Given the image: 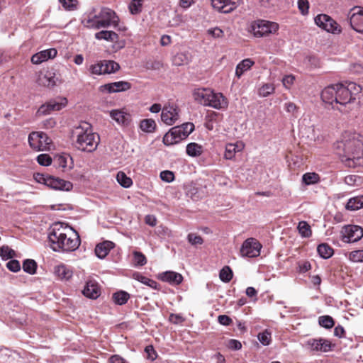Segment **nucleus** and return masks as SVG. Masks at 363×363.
I'll return each mask as SVG.
<instances>
[{
    "label": "nucleus",
    "mask_w": 363,
    "mask_h": 363,
    "mask_svg": "<svg viewBox=\"0 0 363 363\" xmlns=\"http://www.w3.org/2000/svg\"><path fill=\"white\" fill-rule=\"evenodd\" d=\"M321 99L342 113H347L352 105L359 106L363 103L362 86L352 82L339 83L326 86L321 92Z\"/></svg>",
    "instance_id": "1"
},
{
    "label": "nucleus",
    "mask_w": 363,
    "mask_h": 363,
    "mask_svg": "<svg viewBox=\"0 0 363 363\" xmlns=\"http://www.w3.org/2000/svg\"><path fill=\"white\" fill-rule=\"evenodd\" d=\"M336 154L349 167L363 166V138L355 133L345 132L335 144Z\"/></svg>",
    "instance_id": "2"
},
{
    "label": "nucleus",
    "mask_w": 363,
    "mask_h": 363,
    "mask_svg": "<svg viewBox=\"0 0 363 363\" xmlns=\"http://www.w3.org/2000/svg\"><path fill=\"white\" fill-rule=\"evenodd\" d=\"M48 238L54 251H74L80 245V238L77 233L72 228L64 226L60 223L53 225Z\"/></svg>",
    "instance_id": "3"
},
{
    "label": "nucleus",
    "mask_w": 363,
    "mask_h": 363,
    "mask_svg": "<svg viewBox=\"0 0 363 363\" xmlns=\"http://www.w3.org/2000/svg\"><path fill=\"white\" fill-rule=\"evenodd\" d=\"M74 146L84 152L94 151L99 143V135L94 133L90 123L82 122L72 130Z\"/></svg>",
    "instance_id": "4"
},
{
    "label": "nucleus",
    "mask_w": 363,
    "mask_h": 363,
    "mask_svg": "<svg viewBox=\"0 0 363 363\" xmlns=\"http://www.w3.org/2000/svg\"><path fill=\"white\" fill-rule=\"evenodd\" d=\"M84 26L96 30L111 26L119 30H126L125 26L119 25V18L115 11L108 8H102L97 14L90 13Z\"/></svg>",
    "instance_id": "5"
},
{
    "label": "nucleus",
    "mask_w": 363,
    "mask_h": 363,
    "mask_svg": "<svg viewBox=\"0 0 363 363\" xmlns=\"http://www.w3.org/2000/svg\"><path fill=\"white\" fill-rule=\"evenodd\" d=\"M37 82L40 86L52 88L61 82L60 75L56 69L51 67L40 72Z\"/></svg>",
    "instance_id": "6"
},
{
    "label": "nucleus",
    "mask_w": 363,
    "mask_h": 363,
    "mask_svg": "<svg viewBox=\"0 0 363 363\" xmlns=\"http://www.w3.org/2000/svg\"><path fill=\"white\" fill-rule=\"evenodd\" d=\"M279 29V25L275 22L259 20L252 26V32L255 37H263L271 33H276Z\"/></svg>",
    "instance_id": "7"
},
{
    "label": "nucleus",
    "mask_w": 363,
    "mask_h": 363,
    "mask_svg": "<svg viewBox=\"0 0 363 363\" xmlns=\"http://www.w3.org/2000/svg\"><path fill=\"white\" fill-rule=\"evenodd\" d=\"M314 21L318 27L328 33L339 34L342 32L341 26L328 15L319 14Z\"/></svg>",
    "instance_id": "8"
},
{
    "label": "nucleus",
    "mask_w": 363,
    "mask_h": 363,
    "mask_svg": "<svg viewBox=\"0 0 363 363\" xmlns=\"http://www.w3.org/2000/svg\"><path fill=\"white\" fill-rule=\"evenodd\" d=\"M262 247L261 243L255 238H247L243 242L240 247V255L244 257H257L260 255Z\"/></svg>",
    "instance_id": "9"
},
{
    "label": "nucleus",
    "mask_w": 363,
    "mask_h": 363,
    "mask_svg": "<svg viewBox=\"0 0 363 363\" xmlns=\"http://www.w3.org/2000/svg\"><path fill=\"white\" fill-rule=\"evenodd\" d=\"M30 147L36 151H43L48 147L50 140L43 132H32L28 135Z\"/></svg>",
    "instance_id": "10"
},
{
    "label": "nucleus",
    "mask_w": 363,
    "mask_h": 363,
    "mask_svg": "<svg viewBox=\"0 0 363 363\" xmlns=\"http://www.w3.org/2000/svg\"><path fill=\"white\" fill-rule=\"evenodd\" d=\"M342 240L346 242H355L363 237V228L358 225H347L342 231Z\"/></svg>",
    "instance_id": "11"
},
{
    "label": "nucleus",
    "mask_w": 363,
    "mask_h": 363,
    "mask_svg": "<svg viewBox=\"0 0 363 363\" xmlns=\"http://www.w3.org/2000/svg\"><path fill=\"white\" fill-rule=\"evenodd\" d=\"M67 101L65 98L50 100L40 106L38 110V115H48L53 111H60L66 106Z\"/></svg>",
    "instance_id": "12"
},
{
    "label": "nucleus",
    "mask_w": 363,
    "mask_h": 363,
    "mask_svg": "<svg viewBox=\"0 0 363 363\" xmlns=\"http://www.w3.org/2000/svg\"><path fill=\"white\" fill-rule=\"evenodd\" d=\"M350 23L351 27L358 33H363V9L354 7L350 11Z\"/></svg>",
    "instance_id": "13"
},
{
    "label": "nucleus",
    "mask_w": 363,
    "mask_h": 363,
    "mask_svg": "<svg viewBox=\"0 0 363 363\" xmlns=\"http://www.w3.org/2000/svg\"><path fill=\"white\" fill-rule=\"evenodd\" d=\"M162 121L168 125H172L179 119V111L176 106H165L162 109Z\"/></svg>",
    "instance_id": "14"
},
{
    "label": "nucleus",
    "mask_w": 363,
    "mask_h": 363,
    "mask_svg": "<svg viewBox=\"0 0 363 363\" xmlns=\"http://www.w3.org/2000/svg\"><path fill=\"white\" fill-rule=\"evenodd\" d=\"M213 9L220 13H228L233 11L238 6V0H211Z\"/></svg>",
    "instance_id": "15"
},
{
    "label": "nucleus",
    "mask_w": 363,
    "mask_h": 363,
    "mask_svg": "<svg viewBox=\"0 0 363 363\" xmlns=\"http://www.w3.org/2000/svg\"><path fill=\"white\" fill-rule=\"evenodd\" d=\"M186 138L183 135L181 129L177 126L172 128L168 133H167L163 138V143L165 145H172L177 144L186 139Z\"/></svg>",
    "instance_id": "16"
},
{
    "label": "nucleus",
    "mask_w": 363,
    "mask_h": 363,
    "mask_svg": "<svg viewBox=\"0 0 363 363\" xmlns=\"http://www.w3.org/2000/svg\"><path fill=\"white\" fill-rule=\"evenodd\" d=\"M306 345L311 350L322 352H328L332 347L330 341L323 338L308 340Z\"/></svg>",
    "instance_id": "17"
},
{
    "label": "nucleus",
    "mask_w": 363,
    "mask_h": 363,
    "mask_svg": "<svg viewBox=\"0 0 363 363\" xmlns=\"http://www.w3.org/2000/svg\"><path fill=\"white\" fill-rule=\"evenodd\" d=\"M47 186L55 190L68 191L72 189L73 185L69 181H65L59 177L50 176L48 178V183Z\"/></svg>",
    "instance_id": "18"
},
{
    "label": "nucleus",
    "mask_w": 363,
    "mask_h": 363,
    "mask_svg": "<svg viewBox=\"0 0 363 363\" xmlns=\"http://www.w3.org/2000/svg\"><path fill=\"white\" fill-rule=\"evenodd\" d=\"M131 88V84L125 81L108 83L101 86V90L108 93L125 91Z\"/></svg>",
    "instance_id": "19"
},
{
    "label": "nucleus",
    "mask_w": 363,
    "mask_h": 363,
    "mask_svg": "<svg viewBox=\"0 0 363 363\" xmlns=\"http://www.w3.org/2000/svg\"><path fill=\"white\" fill-rule=\"evenodd\" d=\"M206 106L216 109H221L227 107L228 101L221 93H215L212 91Z\"/></svg>",
    "instance_id": "20"
},
{
    "label": "nucleus",
    "mask_w": 363,
    "mask_h": 363,
    "mask_svg": "<svg viewBox=\"0 0 363 363\" xmlns=\"http://www.w3.org/2000/svg\"><path fill=\"white\" fill-rule=\"evenodd\" d=\"M110 116L118 125L128 126L131 122V116L123 110L114 109L110 111Z\"/></svg>",
    "instance_id": "21"
},
{
    "label": "nucleus",
    "mask_w": 363,
    "mask_h": 363,
    "mask_svg": "<svg viewBox=\"0 0 363 363\" xmlns=\"http://www.w3.org/2000/svg\"><path fill=\"white\" fill-rule=\"evenodd\" d=\"M82 294L87 298L96 299L101 294V290L98 283L94 280H89L82 291Z\"/></svg>",
    "instance_id": "22"
},
{
    "label": "nucleus",
    "mask_w": 363,
    "mask_h": 363,
    "mask_svg": "<svg viewBox=\"0 0 363 363\" xmlns=\"http://www.w3.org/2000/svg\"><path fill=\"white\" fill-rule=\"evenodd\" d=\"M57 53V51L55 48L45 50L33 55L31 57V62L35 65H38L48 59L54 58Z\"/></svg>",
    "instance_id": "23"
},
{
    "label": "nucleus",
    "mask_w": 363,
    "mask_h": 363,
    "mask_svg": "<svg viewBox=\"0 0 363 363\" xmlns=\"http://www.w3.org/2000/svg\"><path fill=\"white\" fill-rule=\"evenodd\" d=\"M159 279L172 285H179L183 281L182 275L173 271H167L160 274Z\"/></svg>",
    "instance_id": "24"
},
{
    "label": "nucleus",
    "mask_w": 363,
    "mask_h": 363,
    "mask_svg": "<svg viewBox=\"0 0 363 363\" xmlns=\"http://www.w3.org/2000/svg\"><path fill=\"white\" fill-rule=\"evenodd\" d=\"M211 93L212 90L210 89L198 88L194 89L193 96L196 101L201 105L206 106Z\"/></svg>",
    "instance_id": "25"
},
{
    "label": "nucleus",
    "mask_w": 363,
    "mask_h": 363,
    "mask_svg": "<svg viewBox=\"0 0 363 363\" xmlns=\"http://www.w3.org/2000/svg\"><path fill=\"white\" fill-rule=\"evenodd\" d=\"M114 243L111 241H104L101 243L98 244L95 248L96 255L100 258H104L110 252V250L113 248Z\"/></svg>",
    "instance_id": "26"
},
{
    "label": "nucleus",
    "mask_w": 363,
    "mask_h": 363,
    "mask_svg": "<svg viewBox=\"0 0 363 363\" xmlns=\"http://www.w3.org/2000/svg\"><path fill=\"white\" fill-rule=\"evenodd\" d=\"M54 273L60 280L67 281L72 277V272L65 265L56 266Z\"/></svg>",
    "instance_id": "27"
},
{
    "label": "nucleus",
    "mask_w": 363,
    "mask_h": 363,
    "mask_svg": "<svg viewBox=\"0 0 363 363\" xmlns=\"http://www.w3.org/2000/svg\"><path fill=\"white\" fill-rule=\"evenodd\" d=\"M95 38L97 40L116 42L118 40V35L112 30H101L95 34Z\"/></svg>",
    "instance_id": "28"
},
{
    "label": "nucleus",
    "mask_w": 363,
    "mask_h": 363,
    "mask_svg": "<svg viewBox=\"0 0 363 363\" xmlns=\"http://www.w3.org/2000/svg\"><path fill=\"white\" fill-rule=\"evenodd\" d=\"M253 65H254V62L252 60H250L249 58L243 60L240 63H238V65L236 67V70H235L236 76L238 78H240L242 76V74L245 72H246L247 70L250 69Z\"/></svg>",
    "instance_id": "29"
},
{
    "label": "nucleus",
    "mask_w": 363,
    "mask_h": 363,
    "mask_svg": "<svg viewBox=\"0 0 363 363\" xmlns=\"http://www.w3.org/2000/svg\"><path fill=\"white\" fill-rule=\"evenodd\" d=\"M363 207V195L355 196L349 199L346 208L350 211H356Z\"/></svg>",
    "instance_id": "30"
},
{
    "label": "nucleus",
    "mask_w": 363,
    "mask_h": 363,
    "mask_svg": "<svg viewBox=\"0 0 363 363\" xmlns=\"http://www.w3.org/2000/svg\"><path fill=\"white\" fill-rule=\"evenodd\" d=\"M103 65L104 74L114 73L120 69L118 63L113 60L101 61Z\"/></svg>",
    "instance_id": "31"
},
{
    "label": "nucleus",
    "mask_w": 363,
    "mask_h": 363,
    "mask_svg": "<svg viewBox=\"0 0 363 363\" xmlns=\"http://www.w3.org/2000/svg\"><path fill=\"white\" fill-rule=\"evenodd\" d=\"M317 251L323 259H328L333 255V249L326 243L320 244L317 247Z\"/></svg>",
    "instance_id": "32"
},
{
    "label": "nucleus",
    "mask_w": 363,
    "mask_h": 363,
    "mask_svg": "<svg viewBox=\"0 0 363 363\" xmlns=\"http://www.w3.org/2000/svg\"><path fill=\"white\" fill-rule=\"evenodd\" d=\"M186 151V154L191 157H198L202 154L203 147L196 143H191L187 145Z\"/></svg>",
    "instance_id": "33"
},
{
    "label": "nucleus",
    "mask_w": 363,
    "mask_h": 363,
    "mask_svg": "<svg viewBox=\"0 0 363 363\" xmlns=\"http://www.w3.org/2000/svg\"><path fill=\"white\" fill-rule=\"evenodd\" d=\"M320 176L315 172H307L302 176V182L306 185H312L318 183Z\"/></svg>",
    "instance_id": "34"
},
{
    "label": "nucleus",
    "mask_w": 363,
    "mask_h": 363,
    "mask_svg": "<svg viewBox=\"0 0 363 363\" xmlns=\"http://www.w3.org/2000/svg\"><path fill=\"white\" fill-rule=\"evenodd\" d=\"M129 298V294L124 291H119L113 294V301L118 305L121 306L126 303Z\"/></svg>",
    "instance_id": "35"
},
{
    "label": "nucleus",
    "mask_w": 363,
    "mask_h": 363,
    "mask_svg": "<svg viewBox=\"0 0 363 363\" xmlns=\"http://www.w3.org/2000/svg\"><path fill=\"white\" fill-rule=\"evenodd\" d=\"M140 128L144 132L152 133L155 130L156 123L153 119H144L140 122Z\"/></svg>",
    "instance_id": "36"
},
{
    "label": "nucleus",
    "mask_w": 363,
    "mask_h": 363,
    "mask_svg": "<svg viewBox=\"0 0 363 363\" xmlns=\"http://www.w3.org/2000/svg\"><path fill=\"white\" fill-rule=\"evenodd\" d=\"M23 269L24 272L30 274H34L36 272L37 269V263L35 260L28 259H26L23 262Z\"/></svg>",
    "instance_id": "37"
},
{
    "label": "nucleus",
    "mask_w": 363,
    "mask_h": 363,
    "mask_svg": "<svg viewBox=\"0 0 363 363\" xmlns=\"http://www.w3.org/2000/svg\"><path fill=\"white\" fill-rule=\"evenodd\" d=\"M298 230L301 235L303 238H309L311 236L312 231L311 226L306 221L299 222Z\"/></svg>",
    "instance_id": "38"
},
{
    "label": "nucleus",
    "mask_w": 363,
    "mask_h": 363,
    "mask_svg": "<svg viewBox=\"0 0 363 363\" xmlns=\"http://www.w3.org/2000/svg\"><path fill=\"white\" fill-rule=\"evenodd\" d=\"M144 0H132L128 8L131 14L136 15L142 11Z\"/></svg>",
    "instance_id": "39"
},
{
    "label": "nucleus",
    "mask_w": 363,
    "mask_h": 363,
    "mask_svg": "<svg viewBox=\"0 0 363 363\" xmlns=\"http://www.w3.org/2000/svg\"><path fill=\"white\" fill-rule=\"evenodd\" d=\"M116 179L118 182L123 187H130L132 184V179L127 177L126 174L123 172H119L116 175Z\"/></svg>",
    "instance_id": "40"
},
{
    "label": "nucleus",
    "mask_w": 363,
    "mask_h": 363,
    "mask_svg": "<svg viewBox=\"0 0 363 363\" xmlns=\"http://www.w3.org/2000/svg\"><path fill=\"white\" fill-rule=\"evenodd\" d=\"M134 278L141 282L142 284L150 286L152 289L157 288V282L151 279H149L140 274H134Z\"/></svg>",
    "instance_id": "41"
},
{
    "label": "nucleus",
    "mask_w": 363,
    "mask_h": 363,
    "mask_svg": "<svg viewBox=\"0 0 363 363\" xmlns=\"http://www.w3.org/2000/svg\"><path fill=\"white\" fill-rule=\"evenodd\" d=\"M319 325L327 329L333 328L335 325L333 318L330 315L320 316L318 318Z\"/></svg>",
    "instance_id": "42"
},
{
    "label": "nucleus",
    "mask_w": 363,
    "mask_h": 363,
    "mask_svg": "<svg viewBox=\"0 0 363 363\" xmlns=\"http://www.w3.org/2000/svg\"><path fill=\"white\" fill-rule=\"evenodd\" d=\"M219 277L222 281L228 283L233 278V272L228 266H225L220 270Z\"/></svg>",
    "instance_id": "43"
},
{
    "label": "nucleus",
    "mask_w": 363,
    "mask_h": 363,
    "mask_svg": "<svg viewBox=\"0 0 363 363\" xmlns=\"http://www.w3.org/2000/svg\"><path fill=\"white\" fill-rule=\"evenodd\" d=\"M15 254V251L7 245L0 247V256L4 260L13 258Z\"/></svg>",
    "instance_id": "44"
},
{
    "label": "nucleus",
    "mask_w": 363,
    "mask_h": 363,
    "mask_svg": "<svg viewBox=\"0 0 363 363\" xmlns=\"http://www.w3.org/2000/svg\"><path fill=\"white\" fill-rule=\"evenodd\" d=\"M274 91V86L272 84H265L259 89V95L262 97H267Z\"/></svg>",
    "instance_id": "45"
},
{
    "label": "nucleus",
    "mask_w": 363,
    "mask_h": 363,
    "mask_svg": "<svg viewBox=\"0 0 363 363\" xmlns=\"http://www.w3.org/2000/svg\"><path fill=\"white\" fill-rule=\"evenodd\" d=\"M257 338L263 345H269L272 341L271 333L265 330L258 334Z\"/></svg>",
    "instance_id": "46"
},
{
    "label": "nucleus",
    "mask_w": 363,
    "mask_h": 363,
    "mask_svg": "<svg viewBox=\"0 0 363 363\" xmlns=\"http://www.w3.org/2000/svg\"><path fill=\"white\" fill-rule=\"evenodd\" d=\"M177 127L181 129L183 135L186 138L194 130V125L192 123H185Z\"/></svg>",
    "instance_id": "47"
},
{
    "label": "nucleus",
    "mask_w": 363,
    "mask_h": 363,
    "mask_svg": "<svg viewBox=\"0 0 363 363\" xmlns=\"http://www.w3.org/2000/svg\"><path fill=\"white\" fill-rule=\"evenodd\" d=\"M37 162L42 166H49L52 163V158L48 154H40L37 157Z\"/></svg>",
    "instance_id": "48"
},
{
    "label": "nucleus",
    "mask_w": 363,
    "mask_h": 363,
    "mask_svg": "<svg viewBox=\"0 0 363 363\" xmlns=\"http://www.w3.org/2000/svg\"><path fill=\"white\" fill-rule=\"evenodd\" d=\"M134 262L136 265L143 266L147 263L145 256L140 252H133Z\"/></svg>",
    "instance_id": "49"
},
{
    "label": "nucleus",
    "mask_w": 363,
    "mask_h": 363,
    "mask_svg": "<svg viewBox=\"0 0 363 363\" xmlns=\"http://www.w3.org/2000/svg\"><path fill=\"white\" fill-rule=\"evenodd\" d=\"M349 258L354 262H363V250L352 251L349 255Z\"/></svg>",
    "instance_id": "50"
},
{
    "label": "nucleus",
    "mask_w": 363,
    "mask_h": 363,
    "mask_svg": "<svg viewBox=\"0 0 363 363\" xmlns=\"http://www.w3.org/2000/svg\"><path fill=\"white\" fill-rule=\"evenodd\" d=\"M187 240L192 245H202L203 242V238L195 233H189L187 236Z\"/></svg>",
    "instance_id": "51"
},
{
    "label": "nucleus",
    "mask_w": 363,
    "mask_h": 363,
    "mask_svg": "<svg viewBox=\"0 0 363 363\" xmlns=\"http://www.w3.org/2000/svg\"><path fill=\"white\" fill-rule=\"evenodd\" d=\"M62 6L69 11H72L77 9V0H59Z\"/></svg>",
    "instance_id": "52"
},
{
    "label": "nucleus",
    "mask_w": 363,
    "mask_h": 363,
    "mask_svg": "<svg viewBox=\"0 0 363 363\" xmlns=\"http://www.w3.org/2000/svg\"><path fill=\"white\" fill-rule=\"evenodd\" d=\"M298 8L302 15H307L309 10V2L308 0H298Z\"/></svg>",
    "instance_id": "53"
},
{
    "label": "nucleus",
    "mask_w": 363,
    "mask_h": 363,
    "mask_svg": "<svg viewBox=\"0 0 363 363\" xmlns=\"http://www.w3.org/2000/svg\"><path fill=\"white\" fill-rule=\"evenodd\" d=\"M236 152H237L235 151L233 143H229L225 146L224 157L226 160H232L235 157Z\"/></svg>",
    "instance_id": "54"
},
{
    "label": "nucleus",
    "mask_w": 363,
    "mask_h": 363,
    "mask_svg": "<svg viewBox=\"0 0 363 363\" xmlns=\"http://www.w3.org/2000/svg\"><path fill=\"white\" fill-rule=\"evenodd\" d=\"M160 179L167 183L172 182L174 179V174L172 171L164 170L160 172Z\"/></svg>",
    "instance_id": "55"
},
{
    "label": "nucleus",
    "mask_w": 363,
    "mask_h": 363,
    "mask_svg": "<svg viewBox=\"0 0 363 363\" xmlns=\"http://www.w3.org/2000/svg\"><path fill=\"white\" fill-rule=\"evenodd\" d=\"M7 268L13 272H17L21 269L20 262L16 259H11L6 264Z\"/></svg>",
    "instance_id": "56"
},
{
    "label": "nucleus",
    "mask_w": 363,
    "mask_h": 363,
    "mask_svg": "<svg viewBox=\"0 0 363 363\" xmlns=\"http://www.w3.org/2000/svg\"><path fill=\"white\" fill-rule=\"evenodd\" d=\"M145 352L147 354V359L154 361L157 355L152 345H147L145 348Z\"/></svg>",
    "instance_id": "57"
},
{
    "label": "nucleus",
    "mask_w": 363,
    "mask_h": 363,
    "mask_svg": "<svg viewBox=\"0 0 363 363\" xmlns=\"http://www.w3.org/2000/svg\"><path fill=\"white\" fill-rule=\"evenodd\" d=\"M207 33L214 38H220L224 35V32L220 28L216 27L213 28L208 29Z\"/></svg>",
    "instance_id": "58"
},
{
    "label": "nucleus",
    "mask_w": 363,
    "mask_h": 363,
    "mask_svg": "<svg viewBox=\"0 0 363 363\" xmlns=\"http://www.w3.org/2000/svg\"><path fill=\"white\" fill-rule=\"evenodd\" d=\"M50 175L48 174H43L40 173H37L34 174V179L35 180L40 184H43L46 186H48V178Z\"/></svg>",
    "instance_id": "59"
},
{
    "label": "nucleus",
    "mask_w": 363,
    "mask_h": 363,
    "mask_svg": "<svg viewBox=\"0 0 363 363\" xmlns=\"http://www.w3.org/2000/svg\"><path fill=\"white\" fill-rule=\"evenodd\" d=\"M55 162L58 167L65 169L67 167V157L64 155H57L55 159Z\"/></svg>",
    "instance_id": "60"
},
{
    "label": "nucleus",
    "mask_w": 363,
    "mask_h": 363,
    "mask_svg": "<svg viewBox=\"0 0 363 363\" xmlns=\"http://www.w3.org/2000/svg\"><path fill=\"white\" fill-rule=\"evenodd\" d=\"M91 72L94 74H104L101 62L91 66Z\"/></svg>",
    "instance_id": "61"
},
{
    "label": "nucleus",
    "mask_w": 363,
    "mask_h": 363,
    "mask_svg": "<svg viewBox=\"0 0 363 363\" xmlns=\"http://www.w3.org/2000/svg\"><path fill=\"white\" fill-rule=\"evenodd\" d=\"M262 6L272 8L277 6L279 0H259Z\"/></svg>",
    "instance_id": "62"
},
{
    "label": "nucleus",
    "mask_w": 363,
    "mask_h": 363,
    "mask_svg": "<svg viewBox=\"0 0 363 363\" xmlns=\"http://www.w3.org/2000/svg\"><path fill=\"white\" fill-rule=\"evenodd\" d=\"M228 347L231 350H238L241 349L242 344L237 340L231 339L228 341Z\"/></svg>",
    "instance_id": "63"
},
{
    "label": "nucleus",
    "mask_w": 363,
    "mask_h": 363,
    "mask_svg": "<svg viewBox=\"0 0 363 363\" xmlns=\"http://www.w3.org/2000/svg\"><path fill=\"white\" fill-rule=\"evenodd\" d=\"M299 272L305 273L311 269V265L309 262L305 261L298 263Z\"/></svg>",
    "instance_id": "64"
}]
</instances>
